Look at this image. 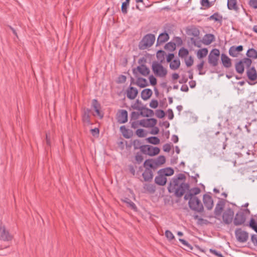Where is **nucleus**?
<instances>
[{"label": "nucleus", "instance_id": "cd10ccee", "mask_svg": "<svg viewBox=\"0 0 257 257\" xmlns=\"http://www.w3.org/2000/svg\"><path fill=\"white\" fill-rule=\"evenodd\" d=\"M92 106L94 109L97 115L100 116V118H102L103 117V115L101 114V113L99 110L100 105L96 99H94L92 100Z\"/></svg>", "mask_w": 257, "mask_h": 257}, {"label": "nucleus", "instance_id": "f3484780", "mask_svg": "<svg viewBox=\"0 0 257 257\" xmlns=\"http://www.w3.org/2000/svg\"><path fill=\"white\" fill-rule=\"evenodd\" d=\"M117 119L119 123H124L127 121V112L124 109L119 110L117 116Z\"/></svg>", "mask_w": 257, "mask_h": 257}, {"label": "nucleus", "instance_id": "c85d7f7f", "mask_svg": "<svg viewBox=\"0 0 257 257\" xmlns=\"http://www.w3.org/2000/svg\"><path fill=\"white\" fill-rule=\"evenodd\" d=\"M152 93L153 92L151 89H145L141 92V97L144 100H147L151 96Z\"/></svg>", "mask_w": 257, "mask_h": 257}, {"label": "nucleus", "instance_id": "37998d69", "mask_svg": "<svg viewBox=\"0 0 257 257\" xmlns=\"http://www.w3.org/2000/svg\"><path fill=\"white\" fill-rule=\"evenodd\" d=\"M227 7L229 10H235L236 9V0H227Z\"/></svg>", "mask_w": 257, "mask_h": 257}, {"label": "nucleus", "instance_id": "f704fd0d", "mask_svg": "<svg viewBox=\"0 0 257 257\" xmlns=\"http://www.w3.org/2000/svg\"><path fill=\"white\" fill-rule=\"evenodd\" d=\"M189 54V51L187 49L182 47L180 49L178 53L179 57L182 59H184L187 57Z\"/></svg>", "mask_w": 257, "mask_h": 257}, {"label": "nucleus", "instance_id": "5fc2aeb1", "mask_svg": "<svg viewBox=\"0 0 257 257\" xmlns=\"http://www.w3.org/2000/svg\"><path fill=\"white\" fill-rule=\"evenodd\" d=\"M204 64V61L202 60L199 64L197 65V68L198 70L199 71V75H203L205 74V72H201V70L203 67V65Z\"/></svg>", "mask_w": 257, "mask_h": 257}, {"label": "nucleus", "instance_id": "9d476101", "mask_svg": "<svg viewBox=\"0 0 257 257\" xmlns=\"http://www.w3.org/2000/svg\"><path fill=\"white\" fill-rule=\"evenodd\" d=\"M235 235L237 240L241 243L245 242L248 238V233L241 228H237L235 230Z\"/></svg>", "mask_w": 257, "mask_h": 257}, {"label": "nucleus", "instance_id": "864d4df0", "mask_svg": "<svg viewBox=\"0 0 257 257\" xmlns=\"http://www.w3.org/2000/svg\"><path fill=\"white\" fill-rule=\"evenodd\" d=\"M179 240L180 242H181L182 243V244H183L184 246L187 247L188 248L190 249H192V246H191V245H190V244H189L188 241H187L186 240H185V239H182V238H179Z\"/></svg>", "mask_w": 257, "mask_h": 257}, {"label": "nucleus", "instance_id": "6e6552de", "mask_svg": "<svg viewBox=\"0 0 257 257\" xmlns=\"http://www.w3.org/2000/svg\"><path fill=\"white\" fill-rule=\"evenodd\" d=\"M13 238L12 235L10 233L8 230H7L5 225L0 220V240L3 241H9Z\"/></svg>", "mask_w": 257, "mask_h": 257}, {"label": "nucleus", "instance_id": "680f3d73", "mask_svg": "<svg viewBox=\"0 0 257 257\" xmlns=\"http://www.w3.org/2000/svg\"><path fill=\"white\" fill-rule=\"evenodd\" d=\"M149 79L151 85H155L157 84V79L153 75L150 76Z\"/></svg>", "mask_w": 257, "mask_h": 257}, {"label": "nucleus", "instance_id": "0eeeda50", "mask_svg": "<svg viewBox=\"0 0 257 257\" xmlns=\"http://www.w3.org/2000/svg\"><path fill=\"white\" fill-rule=\"evenodd\" d=\"M219 50L217 49H213L210 52L208 56V63L213 67L216 66L218 64Z\"/></svg>", "mask_w": 257, "mask_h": 257}, {"label": "nucleus", "instance_id": "c03bdc74", "mask_svg": "<svg viewBox=\"0 0 257 257\" xmlns=\"http://www.w3.org/2000/svg\"><path fill=\"white\" fill-rule=\"evenodd\" d=\"M123 201L127 204L128 206H129L130 208H131L134 210H137V207H136L135 204L133 201H132L130 199L126 198L124 199Z\"/></svg>", "mask_w": 257, "mask_h": 257}, {"label": "nucleus", "instance_id": "b1692460", "mask_svg": "<svg viewBox=\"0 0 257 257\" xmlns=\"http://www.w3.org/2000/svg\"><path fill=\"white\" fill-rule=\"evenodd\" d=\"M169 39V36L167 33H162L160 34L157 39V45L163 44L165 42H167Z\"/></svg>", "mask_w": 257, "mask_h": 257}, {"label": "nucleus", "instance_id": "69168bd1", "mask_svg": "<svg viewBox=\"0 0 257 257\" xmlns=\"http://www.w3.org/2000/svg\"><path fill=\"white\" fill-rule=\"evenodd\" d=\"M171 145L169 144H166L163 146V149L164 152H169L171 150Z\"/></svg>", "mask_w": 257, "mask_h": 257}, {"label": "nucleus", "instance_id": "aec40b11", "mask_svg": "<svg viewBox=\"0 0 257 257\" xmlns=\"http://www.w3.org/2000/svg\"><path fill=\"white\" fill-rule=\"evenodd\" d=\"M242 50L243 47L242 45L237 46H232L229 48L228 53L230 56L235 57L237 56L238 53Z\"/></svg>", "mask_w": 257, "mask_h": 257}, {"label": "nucleus", "instance_id": "2eb2a0df", "mask_svg": "<svg viewBox=\"0 0 257 257\" xmlns=\"http://www.w3.org/2000/svg\"><path fill=\"white\" fill-rule=\"evenodd\" d=\"M126 93L127 97L131 100H133L137 97L138 90L136 87L130 86L127 89Z\"/></svg>", "mask_w": 257, "mask_h": 257}, {"label": "nucleus", "instance_id": "49530a36", "mask_svg": "<svg viewBox=\"0 0 257 257\" xmlns=\"http://www.w3.org/2000/svg\"><path fill=\"white\" fill-rule=\"evenodd\" d=\"M148 142L152 144L157 145L160 143V139L157 137H150L148 138Z\"/></svg>", "mask_w": 257, "mask_h": 257}, {"label": "nucleus", "instance_id": "2f4dec72", "mask_svg": "<svg viewBox=\"0 0 257 257\" xmlns=\"http://www.w3.org/2000/svg\"><path fill=\"white\" fill-rule=\"evenodd\" d=\"M136 84L141 88H144L148 85L147 80L142 77H139L137 78Z\"/></svg>", "mask_w": 257, "mask_h": 257}, {"label": "nucleus", "instance_id": "13d9d810", "mask_svg": "<svg viewBox=\"0 0 257 257\" xmlns=\"http://www.w3.org/2000/svg\"><path fill=\"white\" fill-rule=\"evenodd\" d=\"M191 42L192 44H193L195 46L197 47H200V41L197 40L196 39L191 38L190 39Z\"/></svg>", "mask_w": 257, "mask_h": 257}, {"label": "nucleus", "instance_id": "412c9836", "mask_svg": "<svg viewBox=\"0 0 257 257\" xmlns=\"http://www.w3.org/2000/svg\"><path fill=\"white\" fill-rule=\"evenodd\" d=\"M246 71V75L248 78L251 80L254 81L257 79V72L254 67L247 68Z\"/></svg>", "mask_w": 257, "mask_h": 257}, {"label": "nucleus", "instance_id": "393cba45", "mask_svg": "<svg viewBox=\"0 0 257 257\" xmlns=\"http://www.w3.org/2000/svg\"><path fill=\"white\" fill-rule=\"evenodd\" d=\"M221 60L224 67L229 68L231 66V60L226 54H221Z\"/></svg>", "mask_w": 257, "mask_h": 257}, {"label": "nucleus", "instance_id": "f257e3e1", "mask_svg": "<svg viewBox=\"0 0 257 257\" xmlns=\"http://www.w3.org/2000/svg\"><path fill=\"white\" fill-rule=\"evenodd\" d=\"M185 180L186 176L182 173L174 176L170 182L168 187V191L174 193L177 197H181L187 191H189L184 196V198L185 200L192 197H196V195L200 192V188L194 187L189 190V185L185 183Z\"/></svg>", "mask_w": 257, "mask_h": 257}, {"label": "nucleus", "instance_id": "72a5a7b5", "mask_svg": "<svg viewBox=\"0 0 257 257\" xmlns=\"http://www.w3.org/2000/svg\"><path fill=\"white\" fill-rule=\"evenodd\" d=\"M246 56H247L248 58H252V59H256L257 58V51L253 49H249L246 53Z\"/></svg>", "mask_w": 257, "mask_h": 257}, {"label": "nucleus", "instance_id": "ddd939ff", "mask_svg": "<svg viewBox=\"0 0 257 257\" xmlns=\"http://www.w3.org/2000/svg\"><path fill=\"white\" fill-rule=\"evenodd\" d=\"M144 166L145 170L142 174L143 177L145 181L150 182L152 180L153 178L152 169L149 166H146L145 163H144Z\"/></svg>", "mask_w": 257, "mask_h": 257}, {"label": "nucleus", "instance_id": "a18cd8bd", "mask_svg": "<svg viewBox=\"0 0 257 257\" xmlns=\"http://www.w3.org/2000/svg\"><path fill=\"white\" fill-rule=\"evenodd\" d=\"M89 112L90 110L87 109L86 111L84 112L83 115V120L87 123H90V122L89 115Z\"/></svg>", "mask_w": 257, "mask_h": 257}, {"label": "nucleus", "instance_id": "c756f323", "mask_svg": "<svg viewBox=\"0 0 257 257\" xmlns=\"http://www.w3.org/2000/svg\"><path fill=\"white\" fill-rule=\"evenodd\" d=\"M140 111L141 115L146 117L151 116L154 115V111L153 110L143 106V108L139 110Z\"/></svg>", "mask_w": 257, "mask_h": 257}, {"label": "nucleus", "instance_id": "58836bf2", "mask_svg": "<svg viewBox=\"0 0 257 257\" xmlns=\"http://www.w3.org/2000/svg\"><path fill=\"white\" fill-rule=\"evenodd\" d=\"M209 19L214 20L215 22H221L222 17L216 13L210 16Z\"/></svg>", "mask_w": 257, "mask_h": 257}, {"label": "nucleus", "instance_id": "bb28decb", "mask_svg": "<svg viewBox=\"0 0 257 257\" xmlns=\"http://www.w3.org/2000/svg\"><path fill=\"white\" fill-rule=\"evenodd\" d=\"M186 32L188 35H192L195 37H198L200 33L199 30L194 26L188 28Z\"/></svg>", "mask_w": 257, "mask_h": 257}, {"label": "nucleus", "instance_id": "6e6d98bb", "mask_svg": "<svg viewBox=\"0 0 257 257\" xmlns=\"http://www.w3.org/2000/svg\"><path fill=\"white\" fill-rule=\"evenodd\" d=\"M209 251L210 252H211V253L215 255L216 256H218V257H224L223 255H222V254L220 252H219V251H217L215 249H209Z\"/></svg>", "mask_w": 257, "mask_h": 257}, {"label": "nucleus", "instance_id": "9b49d317", "mask_svg": "<svg viewBox=\"0 0 257 257\" xmlns=\"http://www.w3.org/2000/svg\"><path fill=\"white\" fill-rule=\"evenodd\" d=\"M160 149L157 147H153L150 145H144L142 148V153L150 156H154L158 154Z\"/></svg>", "mask_w": 257, "mask_h": 257}, {"label": "nucleus", "instance_id": "f03ea898", "mask_svg": "<svg viewBox=\"0 0 257 257\" xmlns=\"http://www.w3.org/2000/svg\"><path fill=\"white\" fill-rule=\"evenodd\" d=\"M155 41V36L154 34H148L146 35L140 41L139 46L141 50H144L153 45Z\"/></svg>", "mask_w": 257, "mask_h": 257}, {"label": "nucleus", "instance_id": "6ab92c4d", "mask_svg": "<svg viewBox=\"0 0 257 257\" xmlns=\"http://www.w3.org/2000/svg\"><path fill=\"white\" fill-rule=\"evenodd\" d=\"M225 201L224 199H219L215 206L214 213L217 216H219L225 206Z\"/></svg>", "mask_w": 257, "mask_h": 257}, {"label": "nucleus", "instance_id": "8fccbe9b", "mask_svg": "<svg viewBox=\"0 0 257 257\" xmlns=\"http://www.w3.org/2000/svg\"><path fill=\"white\" fill-rule=\"evenodd\" d=\"M135 160L138 164H141L143 162L144 158L141 153H137L135 156Z\"/></svg>", "mask_w": 257, "mask_h": 257}, {"label": "nucleus", "instance_id": "4be33fe9", "mask_svg": "<svg viewBox=\"0 0 257 257\" xmlns=\"http://www.w3.org/2000/svg\"><path fill=\"white\" fill-rule=\"evenodd\" d=\"M157 123V120L155 118H148L140 121L141 125L144 127H154Z\"/></svg>", "mask_w": 257, "mask_h": 257}, {"label": "nucleus", "instance_id": "7c9ffc66", "mask_svg": "<svg viewBox=\"0 0 257 257\" xmlns=\"http://www.w3.org/2000/svg\"><path fill=\"white\" fill-rule=\"evenodd\" d=\"M160 174H162L164 175L166 177L167 176H171L174 174V170L171 168H166L164 169H162L160 170L159 171Z\"/></svg>", "mask_w": 257, "mask_h": 257}, {"label": "nucleus", "instance_id": "3c124183", "mask_svg": "<svg viewBox=\"0 0 257 257\" xmlns=\"http://www.w3.org/2000/svg\"><path fill=\"white\" fill-rule=\"evenodd\" d=\"M165 234L166 237L169 240H171L175 238L174 235H173L172 232L169 230H166Z\"/></svg>", "mask_w": 257, "mask_h": 257}, {"label": "nucleus", "instance_id": "dca6fc26", "mask_svg": "<svg viewBox=\"0 0 257 257\" xmlns=\"http://www.w3.org/2000/svg\"><path fill=\"white\" fill-rule=\"evenodd\" d=\"M245 221V216L242 212H237L234 219V224L235 225H239L243 224Z\"/></svg>", "mask_w": 257, "mask_h": 257}, {"label": "nucleus", "instance_id": "e433bc0d", "mask_svg": "<svg viewBox=\"0 0 257 257\" xmlns=\"http://www.w3.org/2000/svg\"><path fill=\"white\" fill-rule=\"evenodd\" d=\"M208 54V50L207 48H203L198 50L197 52V56L199 59L205 57Z\"/></svg>", "mask_w": 257, "mask_h": 257}, {"label": "nucleus", "instance_id": "09e8293b", "mask_svg": "<svg viewBox=\"0 0 257 257\" xmlns=\"http://www.w3.org/2000/svg\"><path fill=\"white\" fill-rule=\"evenodd\" d=\"M249 226L257 233V223L253 218L250 220Z\"/></svg>", "mask_w": 257, "mask_h": 257}, {"label": "nucleus", "instance_id": "de8ad7c7", "mask_svg": "<svg viewBox=\"0 0 257 257\" xmlns=\"http://www.w3.org/2000/svg\"><path fill=\"white\" fill-rule=\"evenodd\" d=\"M184 60L185 64L187 67L191 66L194 62L193 58L191 56H190L188 58L187 57L184 58Z\"/></svg>", "mask_w": 257, "mask_h": 257}, {"label": "nucleus", "instance_id": "a211bd4d", "mask_svg": "<svg viewBox=\"0 0 257 257\" xmlns=\"http://www.w3.org/2000/svg\"><path fill=\"white\" fill-rule=\"evenodd\" d=\"M203 203L208 210H210L213 206V201L212 197L207 194H205L203 198Z\"/></svg>", "mask_w": 257, "mask_h": 257}, {"label": "nucleus", "instance_id": "bf43d9fd", "mask_svg": "<svg viewBox=\"0 0 257 257\" xmlns=\"http://www.w3.org/2000/svg\"><path fill=\"white\" fill-rule=\"evenodd\" d=\"M141 115L140 112L133 111L131 113V118L132 119L136 120L138 118L139 116Z\"/></svg>", "mask_w": 257, "mask_h": 257}, {"label": "nucleus", "instance_id": "052dcab7", "mask_svg": "<svg viewBox=\"0 0 257 257\" xmlns=\"http://www.w3.org/2000/svg\"><path fill=\"white\" fill-rule=\"evenodd\" d=\"M136 135L139 137H144L145 136L144 131L143 129L139 128L136 131Z\"/></svg>", "mask_w": 257, "mask_h": 257}, {"label": "nucleus", "instance_id": "e2e57ef3", "mask_svg": "<svg viewBox=\"0 0 257 257\" xmlns=\"http://www.w3.org/2000/svg\"><path fill=\"white\" fill-rule=\"evenodd\" d=\"M249 5L251 8L257 9V0H250Z\"/></svg>", "mask_w": 257, "mask_h": 257}, {"label": "nucleus", "instance_id": "20e7f679", "mask_svg": "<svg viewBox=\"0 0 257 257\" xmlns=\"http://www.w3.org/2000/svg\"><path fill=\"white\" fill-rule=\"evenodd\" d=\"M152 69L154 74L160 78L165 77L167 74V70L163 65L157 62L152 63Z\"/></svg>", "mask_w": 257, "mask_h": 257}, {"label": "nucleus", "instance_id": "f8f14e48", "mask_svg": "<svg viewBox=\"0 0 257 257\" xmlns=\"http://www.w3.org/2000/svg\"><path fill=\"white\" fill-rule=\"evenodd\" d=\"M234 216V212L233 210L230 208H227L223 213L222 219L223 222L226 224H230L233 219Z\"/></svg>", "mask_w": 257, "mask_h": 257}, {"label": "nucleus", "instance_id": "473e14b6", "mask_svg": "<svg viewBox=\"0 0 257 257\" xmlns=\"http://www.w3.org/2000/svg\"><path fill=\"white\" fill-rule=\"evenodd\" d=\"M180 66V61L179 59H175L170 62V68L171 69L175 70L177 69Z\"/></svg>", "mask_w": 257, "mask_h": 257}, {"label": "nucleus", "instance_id": "ea45409f", "mask_svg": "<svg viewBox=\"0 0 257 257\" xmlns=\"http://www.w3.org/2000/svg\"><path fill=\"white\" fill-rule=\"evenodd\" d=\"M130 0H125L122 3L121 10L123 14H126L127 13V8L129 6Z\"/></svg>", "mask_w": 257, "mask_h": 257}, {"label": "nucleus", "instance_id": "603ef678", "mask_svg": "<svg viewBox=\"0 0 257 257\" xmlns=\"http://www.w3.org/2000/svg\"><path fill=\"white\" fill-rule=\"evenodd\" d=\"M165 112L164 110L161 109L157 110L156 111V115L158 118H161L164 117Z\"/></svg>", "mask_w": 257, "mask_h": 257}, {"label": "nucleus", "instance_id": "774afa93", "mask_svg": "<svg viewBox=\"0 0 257 257\" xmlns=\"http://www.w3.org/2000/svg\"><path fill=\"white\" fill-rule=\"evenodd\" d=\"M201 5L203 7H209L210 3L209 0H201Z\"/></svg>", "mask_w": 257, "mask_h": 257}, {"label": "nucleus", "instance_id": "0e129e2a", "mask_svg": "<svg viewBox=\"0 0 257 257\" xmlns=\"http://www.w3.org/2000/svg\"><path fill=\"white\" fill-rule=\"evenodd\" d=\"M251 241L254 246H257V235H256L253 234L251 235Z\"/></svg>", "mask_w": 257, "mask_h": 257}, {"label": "nucleus", "instance_id": "79ce46f5", "mask_svg": "<svg viewBox=\"0 0 257 257\" xmlns=\"http://www.w3.org/2000/svg\"><path fill=\"white\" fill-rule=\"evenodd\" d=\"M143 106L142 102L139 99H137L135 101V103L132 105V107L134 109L138 110L142 109Z\"/></svg>", "mask_w": 257, "mask_h": 257}, {"label": "nucleus", "instance_id": "7ed1b4c3", "mask_svg": "<svg viewBox=\"0 0 257 257\" xmlns=\"http://www.w3.org/2000/svg\"><path fill=\"white\" fill-rule=\"evenodd\" d=\"M166 158L164 156H160L156 159H148L145 161V165L155 170L159 166L165 163Z\"/></svg>", "mask_w": 257, "mask_h": 257}, {"label": "nucleus", "instance_id": "a19ab883", "mask_svg": "<svg viewBox=\"0 0 257 257\" xmlns=\"http://www.w3.org/2000/svg\"><path fill=\"white\" fill-rule=\"evenodd\" d=\"M133 145L135 150L140 149L142 152V148L143 147L144 145H142V142L141 141L138 140H134L133 143Z\"/></svg>", "mask_w": 257, "mask_h": 257}, {"label": "nucleus", "instance_id": "a878e982", "mask_svg": "<svg viewBox=\"0 0 257 257\" xmlns=\"http://www.w3.org/2000/svg\"><path fill=\"white\" fill-rule=\"evenodd\" d=\"M215 40L214 35L212 34H205L203 38V43L206 45H208L210 44Z\"/></svg>", "mask_w": 257, "mask_h": 257}, {"label": "nucleus", "instance_id": "423d86ee", "mask_svg": "<svg viewBox=\"0 0 257 257\" xmlns=\"http://www.w3.org/2000/svg\"><path fill=\"white\" fill-rule=\"evenodd\" d=\"M251 63V60L248 58H244L243 59L239 60L236 63L235 66L236 71L239 74H242L244 70V66L246 68H249L250 66Z\"/></svg>", "mask_w": 257, "mask_h": 257}, {"label": "nucleus", "instance_id": "39448f33", "mask_svg": "<svg viewBox=\"0 0 257 257\" xmlns=\"http://www.w3.org/2000/svg\"><path fill=\"white\" fill-rule=\"evenodd\" d=\"M188 205L190 208L198 212H201L203 211V206L197 197L190 198L188 199Z\"/></svg>", "mask_w": 257, "mask_h": 257}, {"label": "nucleus", "instance_id": "338daca9", "mask_svg": "<svg viewBox=\"0 0 257 257\" xmlns=\"http://www.w3.org/2000/svg\"><path fill=\"white\" fill-rule=\"evenodd\" d=\"M168 118L169 119L171 120L174 117V113L171 109H169L167 111Z\"/></svg>", "mask_w": 257, "mask_h": 257}, {"label": "nucleus", "instance_id": "1a4fd4ad", "mask_svg": "<svg viewBox=\"0 0 257 257\" xmlns=\"http://www.w3.org/2000/svg\"><path fill=\"white\" fill-rule=\"evenodd\" d=\"M13 238L12 235L10 233L8 230H7L5 225L0 220V240L3 241H9Z\"/></svg>", "mask_w": 257, "mask_h": 257}, {"label": "nucleus", "instance_id": "5701e85b", "mask_svg": "<svg viewBox=\"0 0 257 257\" xmlns=\"http://www.w3.org/2000/svg\"><path fill=\"white\" fill-rule=\"evenodd\" d=\"M167 178L162 173L160 174L159 171L158 172V175L155 178V183L160 186H164L167 182Z\"/></svg>", "mask_w": 257, "mask_h": 257}, {"label": "nucleus", "instance_id": "4c0bfd02", "mask_svg": "<svg viewBox=\"0 0 257 257\" xmlns=\"http://www.w3.org/2000/svg\"><path fill=\"white\" fill-rule=\"evenodd\" d=\"M120 130L121 131L123 137L125 138L129 139L131 137L130 131L128 129L126 128L125 126H121L120 127Z\"/></svg>", "mask_w": 257, "mask_h": 257}, {"label": "nucleus", "instance_id": "4d7b16f0", "mask_svg": "<svg viewBox=\"0 0 257 257\" xmlns=\"http://www.w3.org/2000/svg\"><path fill=\"white\" fill-rule=\"evenodd\" d=\"M158 102L157 100L153 99L150 103V106L152 108H156L158 107Z\"/></svg>", "mask_w": 257, "mask_h": 257}, {"label": "nucleus", "instance_id": "c9c22d12", "mask_svg": "<svg viewBox=\"0 0 257 257\" xmlns=\"http://www.w3.org/2000/svg\"><path fill=\"white\" fill-rule=\"evenodd\" d=\"M144 188L150 193H154L156 191V186L154 184H145Z\"/></svg>", "mask_w": 257, "mask_h": 257}, {"label": "nucleus", "instance_id": "4468645a", "mask_svg": "<svg viewBox=\"0 0 257 257\" xmlns=\"http://www.w3.org/2000/svg\"><path fill=\"white\" fill-rule=\"evenodd\" d=\"M137 71H138L141 75L146 76L149 74L150 69L146 65L141 64L138 66L136 69H133L134 73H137Z\"/></svg>", "mask_w": 257, "mask_h": 257}]
</instances>
